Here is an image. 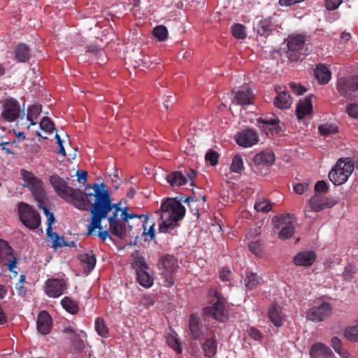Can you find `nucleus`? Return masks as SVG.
Returning <instances> with one entry per match:
<instances>
[{
  "instance_id": "f257e3e1",
  "label": "nucleus",
  "mask_w": 358,
  "mask_h": 358,
  "mask_svg": "<svg viewBox=\"0 0 358 358\" xmlns=\"http://www.w3.org/2000/svg\"><path fill=\"white\" fill-rule=\"evenodd\" d=\"M103 183H94L92 186L90 184L85 185V190L90 188L93 189V192L86 195L87 199V206L90 204V223L87 225V236L92 235L96 229L99 232L95 234L102 241H105L108 238H110L109 231H103L101 221L107 217L108 214L113 210V206L110 194L105 189Z\"/></svg>"
},
{
  "instance_id": "f03ea898",
  "label": "nucleus",
  "mask_w": 358,
  "mask_h": 358,
  "mask_svg": "<svg viewBox=\"0 0 358 358\" xmlns=\"http://www.w3.org/2000/svg\"><path fill=\"white\" fill-rule=\"evenodd\" d=\"M185 208L177 198H167L164 201L159 210L155 213L160 215L162 220L159 227V233L171 234L178 227V222L185 215Z\"/></svg>"
},
{
  "instance_id": "7ed1b4c3",
  "label": "nucleus",
  "mask_w": 358,
  "mask_h": 358,
  "mask_svg": "<svg viewBox=\"0 0 358 358\" xmlns=\"http://www.w3.org/2000/svg\"><path fill=\"white\" fill-rule=\"evenodd\" d=\"M68 180H64L55 174L50 177V182L57 194L67 202L82 210H88L86 195L90 192H84L78 189H74L68 185Z\"/></svg>"
},
{
  "instance_id": "20e7f679",
  "label": "nucleus",
  "mask_w": 358,
  "mask_h": 358,
  "mask_svg": "<svg viewBox=\"0 0 358 358\" xmlns=\"http://www.w3.org/2000/svg\"><path fill=\"white\" fill-rule=\"evenodd\" d=\"M21 175L24 182V186L31 190L35 200L38 202V207L41 210L48 208L45 203L46 193L42 180L26 170H22Z\"/></svg>"
},
{
  "instance_id": "39448f33",
  "label": "nucleus",
  "mask_w": 358,
  "mask_h": 358,
  "mask_svg": "<svg viewBox=\"0 0 358 358\" xmlns=\"http://www.w3.org/2000/svg\"><path fill=\"white\" fill-rule=\"evenodd\" d=\"M354 171V163L350 158H341L329 173V178L335 185L347 182Z\"/></svg>"
},
{
  "instance_id": "423d86ee",
  "label": "nucleus",
  "mask_w": 358,
  "mask_h": 358,
  "mask_svg": "<svg viewBox=\"0 0 358 358\" xmlns=\"http://www.w3.org/2000/svg\"><path fill=\"white\" fill-rule=\"evenodd\" d=\"M336 90L339 94L348 100L358 98V75L338 78Z\"/></svg>"
},
{
  "instance_id": "0eeeda50",
  "label": "nucleus",
  "mask_w": 358,
  "mask_h": 358,
  "mask_svg": "<svg viewBox=\"0 0 358 358\" xmlns=\"http://www.w3.org/2000/svg\"><path fill=\"white\" fill-rule=\"evenodd\" d=\"M18 215L22 223L30 229H37L41 224L39 213L25 202L19 203Z\"/></svg>"
},
{
  "instance_id": "6e6552de",
  "label": "nucleus",
  "mask_w": 358,
  "mask_h": 358,
  "mask_svg": "<svg viewBox=\"0 0 358 358\" xmlns=\"http://www.w3.org/2000/svg\"><path fill=\"white\" fill-rule=\"evenodd\" d=\"M159 270L163 271L165 277L164 285L166 287H171L174 284V279L172 276L175 273L179 266L177 259L171 255H163L157 264Z\"/></svg>"
},
{
  "instance_id": "1a4fd4ad",
  "label": "nucleus",
  "mask_w": 358,
  "mask_h": 358,
  "mask_svg": "<svg viewBox=\"0 0 358 358\" xmlns=\"http://www.w3.org/2000/svg\"><path fill=\"white\" fill-rule=\"evenodd\" d=\"M294 221L295 217L290 213L276 215L273 218V222H274L275 228H280L282 227L281 230L278 233L280 238L287 239L293 236L294 232L293 223Z\"/></svg>"
},
{
  "instance_id": "9d476101",
  "label": "nucleus",
  "mask_w": 358,
  "mask_h": 358,
  "mask_svg": "<svg viewBox=\"0 0 358 358\" xmlns=\"http://www.w3.org/2000/svg\"><path fill=\"white\" fill-rule=\"evenodd\" d=\"M217 301L203 308V313L206 316L212 317L220 322H224L228 315V310L225 307V299L216 292L215 294Z\"/></svg>"
},
{
  "instance_id": "9b49d317",
  "label": "nucleus",
  "mask_w": 358,
  "mask_h": 358,
  "mask_svg": "<svg viewBox=\"0 0 358 358\" xmlns=\"http://www.w3.org/2000/svg\"><path fill=\"white\" fill-rule=\"evenodd\" d=\"M3 108L1 113V117L6 122L16 120L20 113V108L17 101L14 99H7L3 103Z\"/></svg>"
},
{
  "instance_id": "f8f14e48",
  "label": "nucleus",
  "mask_w": 358,
  "mask_h": 358,
  "mask_svg": "<svg viewBox=\"0 0 358 358\" xmlns=\"http://www.w3.org/2000/svg\"><path fill=\"white\" fill-rule=\"evenodd\" d=\"M66 288L64 279L50 278L45 282V292L48 296L57 298L62 295Z\"/></svg>"
},
{
  "instance_id": "ddd939ff",
  "label": "nucleus",
  "mask_w": 358,
  "mask_h": 358,
  "mask_svg": "<svg viewBox=\"0 0 358 358\" xmlns=\"http://www.w3.org/2000/svg\"><path fill=\"white\" fill-rule=\"evenodd\" d=\"M331 306L327 302H323L318 307H313L307 313L306 317L308 320L319 322L325 320L331 313Z\"/></svg>"
},
{
  "instance_id": "4468645a",
  "label": "nucleus",
  "mask_w": 358,
  "mask_h": 358,
  "mask_svg": "<svg viewBox=\"0 0 358 358\" xmlns=\"http://www.w3.org/2000/svg\"><path fill=\"white\" fill-rule=\"evenodd\" d=\"M259 135L255 129H246L238 132L236 137L237 144L243 148H249L259 141Z\"/></svg>"
},
{
  "instance_id": "2eb2a0df",
  "label": "nucleus",
  "mask_w": 358,
  "mask_h": 358,
  "mask_svg": "<svg viewBox=\"0 0 358 358\" xmlns=\"http://www.w3.org/2000/svg\"><path fill=\"white\" fill-rule=\"evenodd\" d=\"M142 52L141 46H126L124 50L126 62L135 69L140 67L141 63L144 62Z\"/></svg>"
},
{
  "instance_id": "dca6fc26",
  "label": "nucleus",
  "mask_w": 358,
  "mask_h": 358,
  "mask_svg": "<svg viewBox=\"0 0 358 358\" xmlns=\"http://www.w3.org/2000/svg\"><path fill=\"white\" fill-rule=\"evenodd\" d=\"M280 120L278 117H260L257 119V124L262 131H265L267 134L269 132L271 135H273L278 134L281 131V128L278 124Z\"/></svg>"
},
{
  "instance_id": "f3484780",
  "label": "nucleus",
  "mask_w": 358,
  "mask_h": 358,
  "mask_svg": "<svg viewBox=\"0 0 358 358\" xmlns=\"http://www.w3.org/2000/svg\"><path fill=\"white\" fill-rule=\"evenodd\" d=\"M336 202L330 200L328 197L315 194L309 199L310 208L315 212H319L324 208H331Z\"/></svg>"
},
{
  "instance_id": "a211bd4d",
  "label": "nucleus",
  "mask_w": 358,
  "mask_h": 358,
  "mask_svg": "<svg viewBox=\"0 0 358 358\" xmlns=\"http://www.w3.org/2000/svg\"><path fill=\"white\" fill-rule=\"evenodd\" d=\"M37 330L43 335L49 334L51 331L52 322V318L46 310H42L39 313L36 321Z\"/></svg>"
},
{
  "instance_id": "6ab92c4d",
  "label": "nucleus",
  "mask_w": 358,
  "mask_h": 358,
  "mask_svg": "<svg viewBox=\"0 0 358 358\" xmlns=\"http://www.w3.org/2000/svg\"><path fill=\"white\" fill-rule=\"evenodd\" d=\"M275 91L278 96L274 99V105L280 109H288L292 105V98L289 94L285 91L282 90V87L276 86Z\"/></svg>"
},
{
  "instance_id": "aec40b11",
  "label": "nucleus",
  "mask_w": 358,
  "mask_h": 358,
  "mask_svg": "<svg viewBox=\"0 0 358 358\" xmlns=\"http://www.w3.org/2000/svg\"><path fill=\"white\" fill-rule=\"evenodd\" d=\"M304 46H286L284 48L283 54L291 62H298L303 60L307 55L306 49Z\"/></svg>"
},
{
  "instance_id": "412c9836",
  "label": "nucleus",
  "mask_w": 358,
  "mask_h": 358,
  "mask_svg": "<svg viewBox=\"0 0 358 358\" xmlns=\"http://www.w3.org/2000/svg\"><path fill=\"white\" fill-rule=\"evenodd\" d=\"M109 232L120 239H124L127 236L126 222L122 220L115 221L113 217H108Z\"/></svg>"
},
{
  "instance_id": "4be33fe9",
  "label": "nucleus",
  "mask_w": 358,
  "mask_h": 358,
  "mask_svg": "<svg viewBox=\"0 0 358 358\" xmlns=\"http://www.w3.org/2000/svg\"><path fill=\"white\" fill-rule=\"evenodd\" d=\"M202 323L200 318L196 315H191L189 320V329L191 336L194 340H201L203 338Z\"/></svg>"
},
{
  "instance_id": "5701e85b",
  "label": "nucleus",
  "mask_w": 358,
  "mask_h": 358,
  "mask_svg": "<svg viewBox=\"0 0 358 358\" xmlns=\"http://www.w3.org/2000/svg\"><path fill=\"white\" fill-rule=\"evenodd\" d=\"M311 358H333L334 355L332 350L322 343L314 344L310 350Z\"/></svg>"
},
{
  "instance_id": "b1692460",
  "label": "nucleus",
  "mask_w": 358,
  "mask_h": 358,
  "mask_svg": "<svg viewBox=\"0 0 358 358\" xmlns=\"http://www.w3.org/2000/svg\"><path fill=\"white\" fill-rule=\"evenodd\" d=\"M316 259V255L313 251H303L298 253L294 258L296 266H310Z\"/></svg>"
},
{
  "instance_id": "393cba45",
  "label": "nucleus",
  "mask_w": 358,
  "mask_h": 358,
  "mask_svg": "<svg viewBox=\"0 0 358 358\" xmlns=\"http://www.w3.org/2000/svg\"><path fill=\"white\" fill-rule=\"evenodd\" d=\"M43 210L48 218V227L46 229L47 235L50 238L52 239V247L56 248L57 245H61L58 243V241H59L60 236L56 232L52 231V225L55 221L54 214L51 213L48 208H44Z\"/></svg>"
},
{
  "instance_id": "a878e982",
  "label": "nucleus",
  "mask_w": 358,
  "mask_h": 358,
  "mask_svg": "<svg viewBox=\"0 0 358 358\" xmlns=\"http://www.w3.org/2000/svg\"><path fill=\"white\" fill-rule=\"evenodd\" d=\"M313 110V104L310 97H306L300 100L296 108V115L299 120H302Z\"/></svg>"
},
{
  "instance_id": "bb28decb",
  "label": "nucleus",
  "mask_w": 358,
  "mask_h": 358,
  "mask_svg": "<svg viewBox=\"0 0 358 358\" xmlns=\"http://www.w3.org/2000/svg\"><path fill=\"white\" fill-rule=\"evenodd\" d=\"M275 162V155L273 152L263 151L254 157V163L256 166H271Z\"/></svg>"
},
{
  "instance_id": "cd10ccee",
  "label": "nucleus",
  "mask_w": 358,
  "mask_h": 358,
  "mask_svg": "<svg viewBox=\"0 0 358 358\" xmlns=\"http://www.w3.org/2000/svg\"><path fill=\"white\" fill-rule=\"evenodd\" d=\"M274 29V24L271 17H267L259 21L257 31L259 35L268 37Z\"/></svg>"
},
{
  "instance_id": "c85d7f7f",
  "label": "nucleus",
  "mask_w": 358,
  "mask_h": 358,
  "mask_svg": "<svg viewBox=\"0 0 358 358\" xmlns=\"http://www.w3.org/2000/svg\"><path fill=\"white\" fill-rule=\"evenodd\" d=\"M80 259L85 264L84 270L87 273H90L94 269L96 263V256L92 250L80 255Z\"/></svg>"
},
{
  "instance_id": "c756f323",
  "label": "nucleus",
  "mask_w": 358,
  "mask_h": 358,
  "mask_svg": "<svg viewBox=\"0 0 358 358\" xmlns=\"http://www.w3.org/2000/svg\"><path fill=\"white\" fill-rule=\"evenodd\" d=\"M315 76L321 85L327 84L331 78L329 69L323 64L317 66L314 71Z\"/></svg>"
},
{
  "instance_id": "7c9ffc66",
  "label": "nucleus",
  "mask_w": 358,
  "mask_h": 358,
  "mask_svg": "<svg viewBox=\"0 0 358 358\" xmlns=\"http://www.w3.org/2000/svg\"><path fill=\"white\" fill-rule=\"evenodd\" d=\"M201 348L206 357H213L217 352V344L214 338H208L201 344Z\"/></svg>"
},
{
  "instance_id": "2f4dec72",
  "label": "nucleus",
  "mask_w": 358,
  "mask_h": 358,
  "mask_svg": "<svg viewBox=\"0 0 358 358\" xmlns=\"http://www.w3.org/2000/svg\"><path fill=\"white\" fill-rule=\"evenodd\" d=\"M252 98V91L250 88L238 91L235 96V99L237 103L241 105L251 104Z\"/></svg>"
},
{
  "instance_id": "473e14b6",
  "label": "nucleus",
  "mask_w": 358,
  "mask_h": 358,
  "mask_svg": "<svg viewBox=\"0 0 358 358\" xmlns=\"http://www.w3.org/2000/svg\"><path fill=\"white\" fill-rule=\"evenodd\" d=\"M262 282V278L254 272H248L244 278L245 286L248 289H252Z\"/></svg>"
},
{
  "instance_id": "72a5a7b5",
  "label": "nucleus",
  "mask_w": 358,
  "mask_h": 358,
  "mask_svg": "<svg viewBox=\"0 0 358 358\" xmlns=\"http://www.w3.org/2000/svg\"><path fill=\"white\" fill-rule=\"evenodd\" d=\"M167 182L171 186H181L185 185L187 182L186 177L180 171H174L167 176Z\"/></svg>"
},
{
  "instance_id": "f704fd0d",
  "label": "nucleus",
  "mask_w": 358,
  "mask_h": 358,
  "mask_svg": "<svg viewBox=\"0 0 358 358\" xmlns=\"http://www.w3.org/2000/svg\"><path fill=\"white\" fill-rule=\"evenodd\" d=\"M15 58L19 62H26L31 57L28 46H17L14 51Z\"/></svg>"
},
{
  "instance_id": "c9c22d12",
  "label": "nucleus",
  "mask_w": 358,
  "mask_h": 358,
  "mask_svg": "<svg viewBox=\"0 0 358 358\" xmlns=\"http://www.w3.org/2000/svg\"><path fill=\"white\" fill-rule=\"evenodd\" d=\"M309 36L303 34L294 33L290 34L287 38V45H305L309 41Z\"/></svg>"
},
{
  "instance_id": "e433bc0d",
  "label": "nucleus",
  "mask_w": 358,
  "mask_h": 358,
  "mask_svg": "<svg viewBox=\"0 0 358 358\" xmlns=\"http://www.w3.org/2000/svg\"><path fill=\"white\" fill-rule=\"evenodd\" d=\"M136 275L137 281L141 286L145 288H149L152 287V285H153L154 279L149 274L147 270H139V271L136 273Z\"/></svg>"
},
{
  "instance_id": "4c0bfd02",
  "label": "nucleus",
  "mask_w": 358,
  "mask_h": 358,
  "mask_svg": "<svg viewBox=\"0 0 358 358\" xmlns=\"http://www.w3.org/2000/svg\"><path fill=\"white\" fill-rule=\"evenodd\" d=\"M86 338V334L84 331H80L79 334H74L71 336L72 347L77 350H82L85 348V343L84 338Z\"/></svg>"
},
{
  "instance_id": "58836bf2",
  "label": "nucleus",
  "mask_w": 358,
  "mask_h": 358,
  "mask_svg": "<svg viewBox=\"0 0 358 358\" xmlns=\"http://www.w3.org/2000/svg\"><path fill=\"white\" fill-rule=\"evenodd\" d=\"M62 307L69 313L75 315L78 313L79 307L76 301L72 300L69 296H65L62 301Z\"/></svg>"
},
{
  "instance_id": "ea45409f",
  "label": "nucleus",
  "mask_w": 358,
  "mask_h": 358,
  "mask_svg": "<svg viewBox=\"0 0 358 358\" xmlns=\"http://www.w3.org/2000/svg\"><path fill=\"white\" fill-rule=\"evenodd\" d=\"M150 219L148 215H146L145 216V218L144 220V222L142 225L143 228V236H147L149 237V238H145V241H150L151 240H152L155 236V221L152 220L150 226H149V229L148 230V231H146L147 230V224L149 223Z\"/></svg>"
},
{
  "instance_id": "a19ab883",
  "label": "nucleus",
  "mask_w": 358,
  "mask_h": 358,
  "mask_svg": "<svg viewBox=\"0 0 358 358\" xmlns=\"http://www.w3.org/2000/svg\"><path fill=\"white\" fill-rule=\"evenodd\" d=\"M166 343L168 345L178 354H180L182 352L180 343L176 332L168 334L166 337Z\"/></svg>"
},
{
  "instance_id": "79ce46f5",
  "label": "nucleus",
  "mask_w": 358,
  "mask_h": 358,
  "mask_svg": "<svg viewBox=\"0 0 358 358\" xmlns=\"http://www.w3.org/2000/svg\"><path fill=\"white\" fill-rule=\"evenodd\" d=\"M268 317L271 322L276 327L282 325V315L280 308L273 306L268 311Z\"/></svg>"
},
{
  "instance_id": "37998d69",
  "label": "nucleus",
  "mask_w": 358,
  "mask_h": 358,
  "mask_svg": "<svg viewBox=\"0 0 358 358\" xmlns=\"http://www.w3.org/2000/svg\"><path fill=\"white\" fill-rule=\"evenodd\" d=\"M95 329L100 336L103 338H108L109 336L108 328L102 317H97L96 319Z\"/></svg>"
},
{
  "instance_id": "c03bdc74",
  "label": "nucleus",
  "mask_w": 358,
  "mask_h": 358,
  "mask_svg": "<svg viewBox=\"0 0 358 358\" xmlns=\"http://www.w3.org/2000/svg\"><path fill=\"white\" fill-rule=\"evenodd\" d=\"M273 204L264 198H259L255 203V208L258 212L268 213L271 210Z\"/></svg>"
},
{
  "instance_id": "a18cd8bd",
  "label": "nucleus",
  "mask_w": 358,
  "mask_h": 358,
  "mask_svg": "<svg viewBox=\"0 0 358 358\" xmlns=\"http://www.w3.org/2000/svg\"><path fill=\"white\" fill-rule=\"evenodd\" d=\"M344 336L351 342H358V323L346 327Z\"/></svg>"
},
{
  "instance_id": "49530a36",
  "label": "nucleus",
  "mask_w": 358,
  "mask_h": 358,
  "mask_svg": "<svg viewBox=\"0 0 358 358\" xmlns=\"http://www.w3.org/2000/svg\"><path fill=\"white\" fill-rule=\"evenodd\" d=\"M318 131L322 136H328L330 134L338 132V129L336 124L327 123L320 125Z\"/></svg>"
},
{
  "instance_id": "de8ad7c7",
  "label": "nucleus",
  "mask_w": 358,
  "mask_h": 358,
  "mask_svg": "<svg viewBox=\"0 0 358 358\" xmlns=\"http://www.w3.org/2000/svg\"><path fill=\"white\" fill-rule=\"evenodd\" d=\"M230 169L231 172L236 173H240L243 169V162L240 155L237 154L233 157Z\"/></svg>"
},
{
  "instance_id": "09e8293b",
  "label": "nucleus",
  "mask_w": 358,
  "mask_h": 358,
  "mask_svg": "<svg viewBox=\"0 0 358 358\" xmlns=\"http://www.w3.org/2000/svg\"><path fill=\"white\" fill-rule=\"evenodd\" d=\"M152 34L159 41H163L167 38L168 31L166 27L163 25H159L154 28Z\"/></svg>"
},
{
  "instance_id": "8fccbe9b",
  "label": "nucleus",
  "mask_w": 358,
  "mask_h": 358,
  "mask_svg": "<svg viewBox=\"0 0 358 358\" xmlns=\"http://www.w3.org/2000/svg\"><path fill=\"white\" fill-rule=\"evenodd\" d=\"M231 32L234 37L243 39L246 36L245 27L241 24H235L231 27Z\"/></svg>"
},
{
  "instance_id": "3c124183",
  "label": "nucleus",
  "mask_w": 358,
  "mask_h": 358,
  "mask_svg": "<svg viewBox=\"0 0 358 358\" xmlns=\"http://www.w3.org/2000/svg\"><path fill=\"white\" fill-rule=\"evenodd\" d=\"M40 127L41 128V129L50 134H52L54 130H56L54 127L53 122L50 120L49 117H44L42 118L40 122Z\"/></svg>"
},
{
  "instance_id": "603ef678",
  "label": "nucleus",
  "mask_w": 358,
  "mask_h": 358,
  "mask_svg": "<svg viewBox=\"0 0 358 358\" xmlns=\"http://www.w3.org/2000/svg\"><path fill=\"white\" fill-rule=\"evenodd\" d=\"M13 252V250L8 243L0 239V257L12 255Z\"/></svg>"
},
{
  "instance_id": "864d4df0",
  "label": "nucleus",
  "mask_w": 358,
  "mask_h": 358,
  "mask_svg": "<svg viewBox=\"0 0 358 358\" xmlns=\"http://www.w3.org/2000/svg\"><path fill=\"white\" fill-rule=\"evenodd\" d=\"M220 155L215 150H210L205 156L206 160L209 162V164L214 166L218 162V158Z\"/></svg>"
},
{
  "instance_id": "5fc2aeb1",
  "label": "nucleus",
  "mask_w": 358,
  "mask_h": 358,
  "mask_svg": "<svg viewBox=\"0 0 358 358\" xmlns=\"http://www.w3.org/2000/svg\"><path fill=\"white\" fill-rule=\"evenodd\" d=\"M248 247L250 250L257 256L262 253L263 245L260 241H252Z\"/></svg>"
},
{
  "instance_id": "6e6d98bb",
  "label": "nucleus",
  "mask_w": 358,
  "mask_h": 358,
  "mask_svg": "<svg viewBox=\"0 0 358 358\" xmlns=\"http://www.w3.org/2000/svg\"><path fill=\"white\" fill-rule=\"evenodd\" d=\"M41 113V105H33L31 106L29 110L27 113V119L28 120H32L38 117V116Z\"/></svg>"
},
{
  "instance_id": "4d7b16f0",
  "label": "nucleus",
  "mask_w": 358,
  "mask_h": 358,
  "mask_svg": "<svg viewBox=\"0 0 358 358\" xmlns=\"http://www.w3.org/2000/svg\"><path fill=\"white\" fill-rule=\"evenodd\" d=\"M356 273V268L355 266L348 264L345 266L343 273V278L344 280L350 281L353 278L354 275Z\"/></svg>"
},
{
  "instance_id": "13d9d810",
  "label": "nucleus",
  "mask_w": 358,
  "mask_h": 358,
  "mask_svg": "<svg viewBox=\"0 0 358 358\" xmlns=\"http://www.w3.org/2000/svg\"><path fill=\"white\" fill-rule=\"evenodd\" d=\"M134 265L136 267V273L139 271V270L145 271L148 269V266L142 256H138L135 258Z\"/></svg>"
},
{
  "instance_id": "bf43d9fd",
  "label": "nucleus",
  "mask_w": 358,
  "mask_h": 358,
  "mask_svg": "<svg viewBox=\"0 0 358 358\" xmlns=\"http://www.w3.org/2000/svg\"><path fill=\"white\" fill-rule=\"evenodd\" d=\"M147 215H137V214H134V213H129L127 211V208H124L122 210V213H121V218L122 220L127 222H128V220L129 219H133V218H145V216Z\"/></svg>"
},
{
  "instance_id": "052dcab7",
  "label": "nucleus",
  "mask_w": 358,
  "mask_h": 358,
  "mask_svg": "<svg viewBox=\"0 0 358 358\" xmlns=\"http://www.w3.org/2000/svg\"><path fill=\"white\" fill-rule=\"evenodd\" d=\"M346 113L352 117H358V103L348 105L346 108Z\"/></svg>"
},
{
  "instance_id": "680f3d73",
  "label": "nucleus",
  "mask_w": 358,
  "mask_h": 358,
  "mask_svg": "<svg viewBox=\"0 0 358 358\" xmlns=\"http://www.w3.org/2000/svg\"><path fill=\"white\" fill-rule=\"evenodd\" d=\"M343 0H325L324 6L328 10H334L342 3Z\"/></svg>"
},
{
  "instance_id": "e2e57ef3",
  "label": "nucleus",
  "mask_w": 358,
  "mask_h": 358,
  "mask_svg": "<svg viewBox=\"0 0 358 358\" xmlns=\"http://www.w3.org/2000/svg\"><path fill=\"white\" fill-rule=\"evenodd\" d=\"M328 190V185L324 180L317 181L315 185V191L317 193H327Z\"/></svg>"
},
{
  "instance_id": "0e129e2a",
  "label": "nucleus",
  "mask_w": 358,
  "mask_h": 358,
  "mask_svg": "<svg viewBox=\"0 0 358 358\" xmlns=\"http://www.w3.org/2000/svg\"><path fill=\"white\" fill-rule=\"evenodd\" d=\"M331 345L337 353L341 355L342 343L340 338L337 336L332 337L331 340Z\"/></svg>"
},
{
  "instance_id": "69168bd1",
  "label": "nucleus",
  "mask_w": 358,
  "mask_h": 358,
  "mask_svg": "<svg viewBox=\"0 0 358 358\" xmlns=\"http://www.w3.org/2000/svg\"><path fill=\"white\" fill-rule=\"evenodd\" d=\"M308 188V184L306 183H297L294 187V192L298 194H302Z\"/></svg>"
},
{
  "instance_id": "338daca9",
  "label": "nucleus",
  "mask_w": 358,
  "mask_h": 358,
  "mask_svg": "<svg viewBox=\"0 0 358 358\" xmlns=\"http://www.w3.org/2000/svg\"><path fill=\"white\" fill-rule=\"evenodd\" d=\"M249 335L252 338H253L255 341H259L262 337L260 331H259L255 327H250L249 331Z\"/></svg>"
},
{
  "instance_id": "774afa93",
  "label": "nucleus",
  "mask_w": 358,
  "mask_h": 358,
  "mask_svg": "<svg viewBox=\"0 0 358 358\" xmlns=\"http://www.w3.org/2000/svg\"><path fill=\"white\" fill-rule=\"evenodd\" d=\"M290 87H292L293 92L298 95L303 94L306 92V88L302 87L301 85H298L296 83H291Z\"/></svg>"
}]
</instances>
